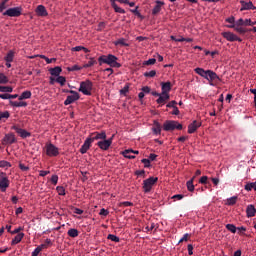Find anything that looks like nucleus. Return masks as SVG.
I'll use <instances>...</instances> for the list:
<instances>
[{"instance_id":"49","label":"nucleus","mask_w":256,"mask_h":256,"mask_svg":"<svg viewBox=\"0 0 256 256\" xmlns=\"http://www.w3.org/2000/svg\"><path fill=\"white\" fill-rule=\"evenodd\" d=\"M56 191H57V194H59L60 196H65V188L64 187L57 186Z\"/></svg>"},{"instance_id":"60","label":"nucleus","mask_w":256,"mask_h":256,"mask_svg":"<svg viewBox=\"0 0 256 256\" xmlns=\"http://www.w3.org/2000/svg\"><path fill=\"white\" fill-rule=\"evenodd\" d=\"M59 180V177L57 175L51 176V183L52 185H57V181Z\"/></svg>"},{"instance_id":"59","label":"nucleus","mask_w":256,"mask_h":256,"mask_svg":"<svg viewBox=\"0 0 256 256\" xmlns=\"http://www.w3.org/2000/svg\"><path fill=\"white\" fill-rule=\"evenodd\" d=\"M109 214H110V212L108 210H106L105 208L100 209V213H99L100 216H105L106 217Z\"/></svg>"},{"instance_id":"32","label":"nucleus","mask_w":256,"mask_h":256,"mask_svg":"<svg viewBox=\"0 0 256 256\" xmlns=\"http://www.w3.org/2000/svg\"><path fill=\"white\" fill-rule=\"evenodd\" d=\"M244 189L247 192L252 191V189L256 191V182H248L245 184Z\"/></svg>"},{"instance_id":"48","label":"nucleus","mask_w":256,"mask_h":256,"mask_svg":"<svg viewBox=\"0 0 256 256\" xmlns=\"http://www.w3.org/2000/svg\"><path fill=\"white\" fill-rule=\"evenodd\" d=\"M256 25V21H252L250 19H245L244 27H253Z\"/></svg>"},{"instance_id":"62","label":"nucleus","mask_w":256,"mask_h":256,"mask_svg":"<svg viewBox=\"0 0 256 256\" xmlns=\"http://www.w3.org/2000/svg\"><path fill=\"white\" fill-rule=\"evenodd\" d=\"M176 105H177V102L175 100H173V101L169 102L168 104H166V107L174 109V107H177Z\"/></svg>"},{"instance_id":"50","label":"nucleus","mask_w":256,"mask_h":256,"mask_svg":"<svg viewBox=\"0 0 256 256\" xmlns=\"http://www.w3.org/2000/svg\"><path fill=\"white\" fill-rule=\"evenodd\" d=\"M107 239L111 240L113 242H116V243H119V241H120L119 237H117L116 235H113V234H109Z\"/></svg>"},{"instance_id":"55","label":"nucleus","mask_w":256,"mask_h":256,"mask_svg":"<svg viewBox=\"0 0 256 256\" xmlns=\"http://www.w3.org/2000/svg\"><path fill=\"white\" fill-rule=\"evenodd\" d=\"M132 206H133V203L129 201L119 203V207H132Z\"/></svg>"},{"instance_id":"14","label":"nucleus","mask_w":256,"mask_h":256,"mask_svg":"<svg viewBox=\"0 0 256 256\" xmlns=\"http://www.w3.org/2000/svg\"><path fill=\"white\" fill-rule=\"evenodd\" d=\"M226 28L233 29L234 31H236V33H239L240 35H244L245 33H247V28L239 26L236 23H229V25H226Z\"/></svg>"},{"instance_id":"13","label":"nucleus","mask_w":256,"mask_h":256,"mask_svg":"<svg viewBox=\"0 0 256 256\" xmlns=\"http://www.w3.org/2000/svg\"><path fill=\"white\" fill-rule=\"evenodd\" d=\"M240 12L242 11H250V10H256V7L253 5L252 1H244L240 0Z\"/></svg>"},{"instance_id":"64","label":"nucleus","mask_w":256,"mask_h":256,"mask_svg":"<svg viewBox=\"0 0 256 256\" xmlns=\"http://www.w3.org/2000/svg\"><path fill=\"white\" fill-rule=\"evenodd\" d=\"M225 21H226V23H229V24H234L236 22V20L234 19V16L226 18Z\"/></svg>"},{"instance_id":"29","label":"nucleus","mask_w":256,"mask_h":256,"mask_svg":"<svg viewBox=\"0 0 256 256\" xmlns=\"http://www.w3.org/2000/svg\"><path fill=\"white\" fill-rule=\"evenodd\" d=\"M15 57V52L13 50L8 51L7 56L4 57L6 63H12L13 58Z\"/></svg>"},{"instance_id":"4","label":"nucleus","mask_w":256,"mask_h":256,"mask_svg":"<svg viewBox=\"0 0 256 256\" xmlns=\"http://www.w3.org/2000/svg\"><path fill=\"white\" fill-rule=\"evenodd\" d=\"M159 181L158 177H149L143 181V192L148 194L151 192L152 187Z\"/></svg>"},{"instance_id":"42","label":"nucleus","mask_w":256,"mask_h":256,"mask_svg":"<svg viewBox=\"0 0 256 256\" xmlns=\"http://www.w3.org/2000/svg\"><path fill=\"white\" fill-rule=\"evenodd\" d=\"M115 45H120L122 47H129V44H127V42H125L124 38H120L119 40L116 41Z\"/></svg>"},{"instance_id":"27","label":"nucleus","mask_w":256,"mask_h":256,"mask_svg":"<svg viewBox=\"0 0 256 256\" xmlns=\"http://www.w3.org/2000/svg\"><path fill=\"white\" fill-rule=\"evenodd\" d=\"M94 65H97V61L95 60L94 57H90L89 61L82 65V68L84 69L92 68V66Z\"/></svg>"},{"instance_id":"31","label":"nucleus","mask_w":256,"mask_h":256,"mask_svg":"<svg viewBox=\"0 0 256 256\" xmlns=\"http://www.w3.org/2000/svg\"><path fill=\"white\" fill-rule=\"evenodd\" d=\"M9 104L11 107H27V103L23 101L16 102V101L10 100Z\"/></svg>"},{"instance_id":"58","label":"nucleus","mask_w":256,"mask_h":256,"mask_svg":"<svg viewBox=\"0 0 256 256\" xmlns=\"http://www.w3.org/2000/svg\"><path fill=\"white\" fill-rule=\"evenodd\" d=\"M193 41L192 38H184V37H180L179 40H176V42H187V43H191Z\"/></svg>"},{"instance_id":"5","label":"nucleus","mask_w":256,"mask_h":256,"mask_svg":"<svg viewBox=\"0 0 256 256\" xmlns=\"http://www.w3.org/2000/svg\"><path fill=\"white\" fill-rule=\"evenodd\" d=\"M45 154L48 157H57L59 156V148H57L54 144L46 143Z\"/></svg>"},{"instance_id":"37","label":"nucleus","mask_w":256,"mask_h":256,"mask_svg":"<svg viewBox=\"0 0 256 256\" xmlns=\"http://www.w3.org/2000/svg\"><path fill=\"white\" fill-rule=\"evenodd\" d=\"M13 88L10 86H0V93H12Z\"/></svg>"},{"instance_id":"24","label":"nucleus","mask_w":256,"mask_h":256,"mask_svg":"<svg viewBox=\"0 0 256 256\" xmlns=\"http://www.w3.org/2000/svg\"><path fill=\"white\" fill-rule=\"evenodd\" d=\"M170 100V94H162L160 96H158V99H157V104H160V105H165L167 103V101Z\"/></svg>"},{"instance_id":"63","label":"nucleus","mask_w":256,"mask_h":256,"mask_svg":"<svg viewBox=\"0 0 256 256\" xmlns=\"http://www.w3.org/2000/svg\"><path fill=\"white\" fill-rule=\"evenodd\" d=\"M199 183L206 185L207 184V176H202L199 178Z\"/></svg>"},{"instance_id":"36","label":"nucleus","mask_w":256,"mask_h":256,"mask_svg":"<svg viewBox=\"0 0 256 256\" xmlns=\"http://www.w3.org/2000/svg\"><path fill=\"white\" fill-rule=\"evenodd\" d=\"M79 235V232L77 229H70L68 230V237L77 238Z\"/></svg>"},{"instance_id":"38","label":"nucleus","mask_w":256,"mask_h":256,"mask_svg":"<svg viewBox=\"0 0 256 256\" xmlns=\"http://www.w3.org/2000/svg\"><path fill=\"white\" fill-rule=\"evenodd\" d=\"M193 180H195V177H193L192 180L187 182L188 192H193L195 190V185H193Z\"/></svg>"},{"instance_id":"28","label":"nucleus","mask_w":256,"mask_h":256,"mask_svg":"<svg viewBox=\"0 0 256 256\" xmlns=\"http://www.w3.org/2000/svg\"><path fill=\"white\" fill-rule=\"evenodd\" d=\"M32 93L31 91H24L21 95H19L18 100L23 101L26 99H31Z\"/></svg>"},{"instance_id":"7","label":"nucleus","mask_w":256,"mask_h":256,"mask_svg":"<svg viewBox=\"0 0 256 256\" xmlns=\"http://www.w3.org/2000/svg\"><path fill=\"white\" fill-rule=\"evenodd\" d=\"M22 11H23V8L21 7H13V8L7 9V11L3 13V15L11 18H18L19 16H21Z\"/></svg>"},{"instance_id":"45","label":"nucleus","mask_w":256,"mask_h":256,"mask_svg":"<svg viewBox=\"0 0 256 256\" xmlns=\"http://www.w3.org/2000/svg\"><path fill=\"white\" fill-rule=\"evenodd\" d=\"M156 74H157V72L155 70H152V71H149V72H145L143 74V76L146 77V78H154Z\"/></svg>"},{"instance_id":"46","label":"nucleus","mask_w":256,"mask_h":256,"mask_svg":"<svg viewBox=\"0 0 256 256\" xmlns=\"http://www.w3.org/2000/svg\"><path fill=\"white\" fill-rule=\"evenodd\" d=\"M226 230H228L231 233H236L238 228H236V226H234L233 224H228L226 225Z\"/></svg>"},{"instance_id":"40","label":"nucleus","mask_w":256,"mask_h":256,"mask_svg":"<svg viewBox=\"0 0 256 256\" xmlns=\"http://www.w3.org/2000/svg\"><path fill=\"white\" fill-rule=\"evenodd\" d=\"M56 83H59L61 87H64L66 79L64 76H56Z\"/></svg>"},{"instance_id":"3","label":"nucleus","mask_w":256,"mask_h":256,"mask_svg":"<svg viewBox=\"0 0 256 256\" xmlns=\"http://www.w3.org/2000/svg\"><path fill=\"white\" fill-rule=\"evenodd\" d=\"M163 130H165V132L182 130V124H179L177 121L168 120L163 123Z\"/></svg>"},{"instance_id":"16","label":"nucleus","mask_w":256,"mask_h":256,"mask_svg":"<svg viewBox=\"0 0 256 256\" xmlns=\"http://www.w3.org/2000/svg\"><path fill=\"white\" fill-rule=\"evenodd\" d=\"M80 100V94H72L68 95L67 99L64 101V106H69L70 104L75 103L76 101Z\"/></svg>"},{"instance_id":"30","label":"nucleus","mask_w":256,"mask_h":256,"mask_svg":"<svg viewBox=\"0 0 256 256\" xmlns=\"http://www.w3.org/2000/svg\"><path fill=\"white\" fill-rule=\"evenodd\" d=\"M23 238H24V233H18V235H16L15 238L11 240V245L19 244V242H21Z\"/></svg>"},{"instance_id":"52","label":"nucleus","mask_w":256,"mask_h":256,"mask_svg":"<svg viewBox=\"0 0 256 256\" xmlns=\"http://www.w3.org/2000/svg\"><path fill=\"white\" fill-rule=\"evenodd\" d=\"M10 0H2V2H0V9L2 10H5L9 7V5H7V3L9 2Z\"/></svg>"},{"instance_id":"51","label":"nucleus","mask_w":256,"mask_h":256,"mask_svg":"<svg viewBox=\"0 0 256 256\" xmlns=\"http://www.w3.org/2000/svg\"><path fill=\"white\" fill-rule=\"evenodd\" d=\"M119 92H120V95L127 96V94L129 93V85H125V87L120 89Z\"/></svg>"},{"instance_id":"53","label":"nucleus","mask_w":256,"mask_h":256,"mask_svg":"<svg viewBox=\"0 0 256 256\" xmlns=\"http://www.w3.org/2000/svg\"><path fill=\"white\" fill-rule=\"evenodd\" d=\"M155 62H156V60H155L154 58H152V59H149V60H147V61H144V62H143V65H144V66H152V65L155 64Z\"/></svg>"},{"instance_id":"26","label":"nucleus","mask_w":256,"mask_h":256,"mask_svg":"<svg viewBox=\"0 0 256 256\" xmlns=\"http://www.w3.org/2000/svg\"><path fill=\"white\" fill-rule=\"evenodd\" d=\"M162 94H169L171 91V82H162Z\"/></svg>"},{"instance_id":"47","label":"nucleus","mask_w":256,"mask_h":256,"mask_svg":"<svg viewBox=\"0 0 256 256\" xmlns=\"http://www.w3.org/2000/svg\"><path fill=\"white\" fill-rule=\"evenodd\" d=\"M9 118H10L9 111L0 112V121H2V119H9Z\"/></svg>"},{"instance_id":"2","label":"nucleus","mask_w":256,"mask_h":256,"mask_svg":"<svg viewBox=\"0 0 256 256\" xmlns=\"http://www.w3.org/2000/svg\"><path fill=\"white\" fill-rule=\"evenodd\" d=\"M93 84L91 80H86L79 84L78 91L82 93V95L91 96L92 95Z\"/></svg>"},{"instance_id":"35","label":"nucleus","mask_w":256,"mask_h":256,"mask_svg":"<svg viewBox=\"0 0 256 256\" xmlns=\"http://www.w3.org/2000/svg\"><path fill=\"white\" fill-rule=\"evenodd\" d=\"M45 247V245H40L37 248H35L32 252V256H39V254L43 251V249H45Z\"/></svg>"},{"instance_id":"61","label":"nucleus","mask_w":256,"mask_h":256,"mask_svg":"<svg viewBox=\"0 0 256 256\" xmlns=\"http://www.w3.org/2000/svg\"><path fill=\"white\" fill-rule=\"evenodd\" d=\"M141 93H144V94H150L151 93V88L150 87H147V86H144L143 88H141Z\"/></svg>"},{"instance_id":"9","label":"nucleus","mask_w":256,"mask_h":256,"mask_svg":"<svg viewBox=\"0 0 256 256\" xmlns=\"http://www.w3.org/2000/svg\"><path fill=\"white\" fill-rule=\"evenodd\" d=\"M114 135L111 136V138H108L107 140H100L97 142L98 148H100L102 151H108L110 149L111 144H113Z\"/></svg>"},{"instance_id":"33","label":"nucleus","mask_w":256,"mask_h":256,"mask_svg":"<svg viewBox=\"0 0 256 256\" xmlns=\"http://www.w3.org/2000/svg\"><path fill=\"white\" fill-rule=\"evenodd\" d=\"M237 201H238L237 196L230 197V198L226 199V205L227 206H234Z\"/></svg>"},{"instance_id":"18","label":"nucleus","mask_w":256,"mask_h":256,"mask_svg":"<svg viewBox=\"0 0 256 256\" xmlns=\"http://www.w3.org/2000/svg\"><path fill=\"white\" fill-rule=\"evenodd\" d=\"M195 73L199 75V77H206L211 74H215L212 70H204L203 68H195Z\"/></svg>"},{"instance_id":"44","label":"nucleus","mask_w":256,"mask_h":256,"mask_svg":"<svg viewBox=\"0 0 256 256\" xmlns=\"http://www.w3.org/2000/svg\"><path fill=\"white\" fill-rule=\"evenodd\" d=\"M130 12L133 13V15L137 16L139 19H144L143 15L138 11V6H136L135 9H131Z\"/></svg>"},{"instance_id":"39","label":"nucleus","mask_w":256,"mask_h":256,"mask_svg":"<svg viewBox=\"0 0 256 256\" xmlns=\"http://www.w3.org/2000/svg\"><path fill=\"white\" fill-rule=\"evenodd\" d=\"M38 57L42 58L43 60H45L46 64L50 65L51 63L56 62V58H48L44 55H38Z\"/></svg>"},{"instance_id":"56","label":"nucleus","mask_w":256,"mask_h":256,"mask_svg":"<svg viewBox=\"0 0 256 256\" xmlns=\"http://www.w3.org/2000/svg\"><path fill=\"white\" fill-rule=\"evenodd\" d=\"M89 149H91V146H81V149H79V152L81 154H86Z\"/></svg>"},{"instance_id":"43","label":"nucleus","mask_w":256,"mask_h":256,"mask_svg":"<svg viewBox=\"0 0 256 256\" xmlns=\"http://www.w3.org/2000/svg\"><path fill=\"white\" fill-rule=\"evenodd\" d=\"M12 167V164H10V162L8 161H0V168H6V169H9Z\"/></svg>"},{"instance_id":"57","label":"nucleus","mask_w":256,"mask_h":256,"mask_svg":"<svg viewBox=\"0 0 256 256\" xmlns=\"http://www.w3.org/2000/svg\"><path fill=\"white\" fill-rule=\"evenodd\" d=\"M234 24H236L237 26H240V27H245V20L240 18L239 20L234 22Z\"/></svg>"},{"instance_id":"21","label":"nucleus","mask_w":256,"mask_h":256,"mask_svg":"<svg viewBox=\"0 0 256 256\" xmlns=\"http://www.w3.org/2000/svg\"><path fill=\"white\" fill-rule=\"evenodd\" d=\"M247 213V218H254L256 215V208L252 204L247 206V209L245 210Z\"/></svg>"},{"instance_id":"8","label":"nucleus","mask_w":256,"mask_h":256,"mask_svg":"<svg viewBox=\"0 0 256 256\" xmlns=\"http://www.w3.org/2000/svg\"><path fill=\"white\" fill-rule=\"evenodd\" d=\"M86 140L92 141V142H95L97 140L107 141V139H106V132L102 131V132L90 133L89 137H87Z\"/></svg>"},{"instance_id":"17","label":"nucleus","mask_w":256,"mask_h":256,"mask_svg":"<svg viewBox=\"0 0 256 256\" xmlns=\"http://www.w3.org/2000/svg\"><path fill=\"white\" fill-rule=\"evenodd\" d=\"M200 127L201 122H198L197 120L193 121L192 123L188 124V134H194Z\"/></svg>"},{"instance_id":"22","label":"nucleus","mask_w":256,"mask_h":256,"mask_svg":"<svg viewBox=\"0 0 256 256\" xmlns=\"http://www.w3.org/2000/svg\"><path fill=\"white\" fill-rule=\"evenodd\" d=\"M61 73H62V68L60 66L49 68V74L52 77H60L59 75H61Z\"/></svg>"},{"instance_id":"12","label":"nucleus","mask_w":256,"mask_h":256,"mask_svg":"<svg viewBox=\"0 0 256 256\" xmlns=\"http://www.w3.org/2000/svg\"><path fill=\"white\" fill-rule=\"evenodd\" d=\"M11 130H15L16 133H18L19 137H21L22 139H27L29 137H31V133L21 129L19 126H11Z\"/></svg>"},{"instance_id":"54","label":"nucleus","mask_w":256,"mask_h":256,"mask_svg":"<svg viewBox=\"0 0 256 256\" xmlns=\"http://www.w3.org/2000/svg\"><path fill=\"white\" fill-rule=\"evenodd\" d=\"M141 163H143L144 168H150L151 167V160H149V159H143V160H141Z\"/></svg>"},{"instance_id":"23","label":"nucleus","mask_w":256,"mask_h":256,"mask_svg":"<svg viewBox=\"0 0 256 256\" xmlns=\"http://www.w3.org/2000/svg\"><path fill=\"white\" fill-rule=\"evenodd\" d=\"M129 154H140V152L138 150H132V149H127L124 150V152H122V156H124L127 159H135V156H129Z\"/></svg>"},{"instance_id":"10","label":"nucleus","mask_w":256,"mask_h":256,"mask_svg":"<svg viewBox=\"0 0 256 256\" xmlns=\"http://www.w3.org/2000/svg\"><path fill=\"white\" fill-rule=\"evenodd\" d=\"M222 37L225 38L228 42H242V39L233 32H223Z\"/></svg>"},{"instance_id":"11","label":"nucleus","mask_w":256,"mask_h":256,"mask_svg":"<svg viewBox=\"0 0 256 256\" xmlns=\"http://www.w3.org/2000/svg\"><path fill=\"white\" fill-rule=\"evenodd\" d=\"M10 181L9 178H7V175L5 173H0V190L2 192H5L7 188H9Z\"/></svg>"},{"instance_id":"15","label":"nucleus","mask_w":256,"mask_h":256,"mask_svg":"<svg viewBox=\"0 0 256 256\" xmlns=\"http://www.w3.org/2000/svg\"><path fill=\"white\" fill-rule=\"evenodd\" d=\"M15 143H16V137L13 133L6 134L4 139H2V144L4 145H12Z\"/></svg>"},{"instance_id":"41","label":"nucleus","mask_w":256,"mask_h":256,"mask_svg":"<svg viewBox=\"0 0 256 256\" xmlns=\"http://www.w3.org/2000/svg\"><path fill=\"white\" fill-rule=\"evenodd\" d=\"M9 83V78L4 73H0V85Z\"/></svg>"},{"instance_id":"34","label":"nucleus","mask_w":256,"mask_h":256,"mask_svg":"<svg viewBox=\"0 0 256 256\" xmlns=\"http://www.w3.org/2000/svg\"><path fill=\"white\" fill-rule=\"evenodd\" d=\"M112 9H114V11L116 13H119V14H125V10L119 6H117L116 2H112V5H111Z\"/></svg>"},{"instance_id":"1","label":"nucleus","mask_w":256,"mask_h":256,"mask_svg":"<svg viewBox=\"0 0 256 256\" xmlns=\"http://www.w3.org/2000/svg\"><path fill=\"white\" fill-rule=\"evenodd\" d=\"M117 60L115 55H102L98 57V65L102 66L103 64H107L111 68H121V64L117 62Z\"/></svg>"},{"instance_id":"19","label":"nucleus","mask_w":256,"mask_h":256,"mask_svg":"<svg viewBox=\"0 0 256 256\" xmlns=\"http://www.w3.org/2000/svg\"><path fill=\"white\" fill-rule=\"evenodd\" d=\"M165 5L164 2L157 0L155 1L154 9H152V15H158L162 11V7Z\"/></svg>"},{"instance_id":"6","label":"nucleus","mask_w":256,"mask_h":256,"mask_svg":"<svg viewBox=\"0 0 256 256\" xmlns=\"http://www.w3.org/2000/svg\"><path fill=\"white\" fill-rule=\"evenodd\" d=\"M203 78L205 80H207V82H209V85L212 87H215L217 85H219L220 82H222V79H220L219 75H217V73H210L207 76H203Z\"/></svg>"},{"instance_id":"25","label":"nucleus","mask_w":256,"mask_h":256,"mask_svg":"<svg viewBox=\"0 0 256 256\" xmlns=\"http://www.w3.org/2000/svg\"><path fill=\"white\" fill-rule=\"evenodd\" d=\"M152 132L154 133V135H160L162 133V125L158 121H154Z\"/></svg>"},{"instance_id":"20","label":"nucleus","mask_w":256,"mask_h":256,"mask_svg":"<svg viewBox=\"0 0 256 256\" xmlns=\"http://www.w3.org/2000/svg\"><path fill=\"white\" fill-rule=\"evenodd\" d=\"M35 13H37L38 17H47L48 12L46 11L45 6L43 5H38L37 8L35 9Z\"/></svg>"}]
</instances>
